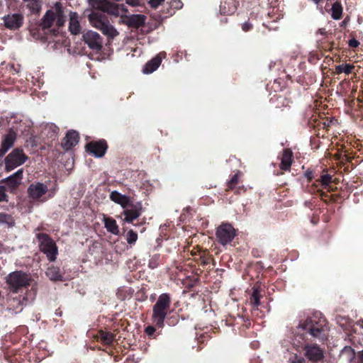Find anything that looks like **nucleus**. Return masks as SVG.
<instances>
[{
  "label": "nucleus",
  "instance_id": "obj_31",
  "mask_svg": "<svg viewBox=\"0 0 363 363\" xmlns=\"http://www.w3.org/2000/svg\"><path fill=\"white\" fill-rule=\"evenodd\" d=\"M332 18L335 20H339L342 17V8L340 4L335 2L332 6Z\"/></svg>",
  "mask_w": 363,
  "mask_h": 363
},
{
  "label": "nucleus",
  "instance_id": "obj_7",
  "mask_svg": "<svg viewBox=\"0 0 363 363\" xmlns=\"http://www.w3.org/2000/svg\"><path fill=\"white\" fill-rule=\"evenodd\" d=\"M235 236V228L229 223H223L216 231V237L222 245L230 243Z\"/></svg>",
  "mask_w": 363,
  "mask_h": 363
},
{
  "label": "nucleus",
  "instance_id": "obj_48",
  "mask_svg": "<svg viewBox=\"0 0 363 363\" xmlns=\"http://www.w3.org/2000/svg\"><path fill=\"white\" fill-rule=\"evenodd\" d=\"M318 33H320V35H323L325 34L326 31H325V29L320 28V29L318 30Z\"/></svg>",
  "mask_w": 363,
  "mask_h": 363
},
{
  "label": "nucleus",
  "instance_id": "obj_3",
  "mask_svg": "<svg viewBox=\"0 0 363 363\" xmlns=\"http://www.w3.org/2000/svg\"><path fill=\"white\" fill-rule=\"evenodd\" d=\"M32 279L30 276L22 271H15L6 277V283L9 288L15 293L18 290L30 285Z\"/></svg>",
  "mask_w": 363,
  "mask_h": 363
},
{
  "label": "nucleus",
  "instance_id": "obj_41",
  "mask_svg": "<svg viewBox=\"0 0 363 363\" xmlns=\"http://www.w3.org/2000/svg\"><path fill=\"white\" fill-rule=\"evenodd\" d=\"M164 0H150L149 4L152 8H157L160 5H161Z\"/></svg>",
  "mask_w": 363,
  "mask_h": 363
},
{
  "label": "nucleus",
  "instance_id": "obj_4",
  "mask_svg": "<svg viewBox=\"0 0 363 363\" xmlns=\"http://www.w3.org/2000/svg\"><path fill=\"white\" fill-rule=\"evenodd\" d=\"M93 6L115 17L120 16L121 19L127 13L128 9L123 4H118L109 1H103L101 0H89Z\"/></svg>",
  "mask_w": 363,
  "mask_h": 363
},
{
  "label": "nucleus",
  "instance_id": "obj_24",
  "mask_svg": "<svg viewBox=\"0 0 363 363\" xmlns=\"http://www.w3.org/2000/svg\"><path fill=\"white\" fill-rule=\"evenodd\" d=\"M103 221L108 232L116 235L119 234L118 226L113 218L104 216Z\"/></svg>",
  "mask_w": 363,
  "mask_h": 363
},
{
  "label": "nucleus",
  "instance_id": "obj_45",
  "mask_svg": "<svg viewBox=\"0 0 363 363\" xmlns=\"http://www.w3.org/2000/svg\"><path fill=\"white\" fill-rule=\"evenodd\" d=\"M155 329L153 326H147L146 328H145V333L148 335H153V333H155Z\"/></svg>",
  "mask_w": 363,
  "mask_h": 363
},
{
  "label": "nucleus",
  "instance_id": "obj_51",
  "mask_svg": "<svg viewBox=\"0 0 363 363\" xmlns=\"http://www.w3.org/2000/svg\"><path fill=\"white\" fill-rule=\"evenodd\" d=\"M315 4H318L322 0H313Z\"/></svg>",
  "mask_w": 363,
  "mask_h": 363
},
{
  "label": "nucleus",
  "instance_id": "obj_28",
  "mask_svg": "<svg viewBox=\"0 0 363 363\" xmlns=\"http://www.w3.org/2000/svg\"><path fill=\"white\" fill-rule=\"evenodd\" d=\"M101 31L103 33L104 35L112 39L119 34L118 30L115 28V27L110 23L109 21Z\"/></svg>",
  "mask_w": 363,
  "mask_h": 363
},
{
  "label": "nucleus",
  "instance_id": "obj_11",
  "mask_svg": "<svg viewBox=\"0 0 363 363\" xmlns=\"http://www.w3.org/2000/svg\"><path fill=\"white\" fill-rule=\"evenodd\" d=\"M316 323L311 318L307 319L304 323H301L299 327L308 331L313 337L323 339L325 337L324 330L315 325Z\"/></svg>",
  "mask_w": 363,
  "mask_h": 363
},
{
  "label": "nucleus",
  "instance_id": "obj_20",
  "mask_svg": "<svg viewBox=\"0 0 363 363\" xmlns=\"http://www.w3.org/2000/svg\"><path fill=\"white\" fill-rule=\"evenodd\" d=\"M69 30L73 35H78L81 32L79 16L77 12L69 13Z\"/></svg>",
  "mask_w": 363,
  "mask_h": 363
},
{
  "label": "nucleus",
  "instance_id": "obj_49",
  "mask_svg": "<svg viewBox=\"0 0 363 363\" xmlns=\"http://www.w3.org/2000/svg\"><path fill=\"white\" fill-rule=\"evenodd\" d=\"M359 363H363V351L359 354Z\"/></svg>",
  "mask_w": 363,
  "mask_h": 363
},
{
  "label": "nucleus",
  "instance_id": "obj_38",
  "mask_svg": "<svg viewBox=\"0 0 363 363\" xmlns=\"http://www.w3.org/2000/svg\"><path fill=\"white\" fill-rule=\"evenodd\" d=\"M11 218L10 216L0 213V223H11Z\"/></svg>",
  "mask_w": 363,
  "mask_h": 363
},
{
  "label": "nucleus",
  "instance_id": "obj_25",
  "mask_svg": "<svg viewBox=\"0 0 363 363\" xmlns=\"http://www.w3.org/2000/svg\"><path fill=\"white\" fill-rule=\"evenodd\" d=\"M46 276L51 281H62V275L60 273V269L56 267H48L46 272Z\"/></svg>",
  "mask_w": 363,
  "mask_h": 363
},
{
  "label": "nucleus",
  "instance_id": "obj_43",
  "mask_svg": "<svg viewBox=\"0 0 363 363\" xmlns=\"http://www.w3.org/2000/svg\"><path fill=\"white\" fill-rule=\"evenodd\" d=\"M348 45L351 48H357L359 46V43L354 38L350 39L348 42Z\"/></svg>",
  "mask_w": 363,
  "mask_h": 363
},
{
  "label": "nucleus",
  "instance_id": "obj_33",
  "mask_svg": "<svg viewBox=\"0 0 363 363\" xmlns=\"http://www.w3.org/2000/svg\"><path fill=\"white\" fill-rule=\"evenodd\" d=\"M9 306V310L15 311L16 313L22 311L21 301L20 298H15L10 300Z\"/></svg>",
  "mask_w": 363,
  "mask_h": 363
},
{
  "label": "nucleus",
  "instance_id": "obj_27",
  "mask_svg": "<svg viewBox=\"0 0 363 363\" xmlns=\"http://www.w3.org/2000/svg\"><path fill=\"white\" fill-rule=\"evenodd\" d=\"M235 6L232 1H225L221 3L220 6V12L225 15H230L234 13Z\"/></svg>",
  "mask_w": 363,
  "mask_h": 363
},
{
  "label": "nucleus",
  "instance_id": "obj_37",
  "mask_svg": "<svg viewBox=\"0 0 363 363\" xmlns=\"http://www.w3.org/2000/svg\"><path fill=\"white\" fill-rule=\"evenodd\" d=\"M239 178V173L234 174L230 181L228 182V187L233 189L234 186L238 183Z\"/></svg>",
  "mask_w": 363,
  "mask_h": 363
},
{
  "label": "nucleus",
  "instance_id": "obj_29",
  "mask_svg": "<svg viewBox=\"0 0 363 363\" xmlns=\"http://www.w3.org/2000/svg\"><path fill=\"white\" fill-rule=\"evenodd\" d=\"M99 337L101 341L106 345L111 344L114 340V335L113 333L103 330L99 332Z\"/></svg>",
  "mask_w": 363,
  "mask_h": 363
},
{
  "label": "nucleus",
  "instance_id": "obj_40",
  "mask_svg": "<svg viewBox=\"0 0 363 363\" xmlns=\"http://www.w3.org/2000/svg\"><path fill=\"white\" fill-rule=\"evenodd\" d=\"M27 143L28 145H30L32 147H35V146L38 145L39 141H38V139L37 138V137L32 136L30 138L29 140H27Z\"/></svg>",
  "mask_w": 363,
  "mask_h": 363
},
{
  "label": "nucleus",
  "instance_id": "obj_14",
  "mask_svg": "<svg viewBox=\"0 0 363 363\" xmlns=\"http://www.w3.org/2000/svg\"><path fill=\"white\" fill-rule=\"evenodd\" d=\"M48 190V186L43 183L37 182L31 184L28 188V193L29 196L37 200L44 196Z\"/></svg>",
  "mask_w": 363,
  "mask_h": 363
},
{
  "label": "nucleus",
  "instance_id": "obj_26",
  "mask_svg": "<svg viewBox=\"0 0 363 363\" xmlns=\"http://www.w3.org/2000/svg\"><path fill=\"white\" fill-rule=\"evenodd\" d=\"M262 296L260 294V291L258 287L254 286L252 289V293L250 297V304L252 306L254 309H257L258 306L260 305V298Z\"/></svg>",
  "mask_w": 363,
  "mask_h": 363
},
{
  "label": "nucleus",
  "instance_id": "obj_19",
  "mask_svg": "<svg viewBox=\"0 0 363 363\" xmlns=\"http://www.w3.org/2000/svg\"><path fill=\"white\" fill-rule=\"evenodd\" d=\"M110 199L114 203L120 205L123 208L128 207L131 201L128 196L121 194L117 191H113L110 194Z\"/></svg>",
  "mask_w": 363,
  "mask_h": 363
},
{
  "label": "nucleus",
  "instance_id": "obj_6",
  "mask_svg": "<svg viewBox=\"0 0 363 363\" xmlns=\"http://www.w3.org/2000/svg\"><path fill=\"white\" fill-rule=\"evenodd\" d=\"M28 157L21 148L13 150L5 158V168L7 171H11L23 164Z\"/></svg>",
  "mask_w": 363,
  "mask_h": 363
},
{
  "label": "nucleus",
  "instance_id": "obj_30",
  "mask_svg": "<svg viewBox=\"0 0 363 363\" xmlns=\"http://www.w3.org/2000/svg\"><path fill=\"white\" fill-rule=\"evenodd\" d=\"M341 357L348 362H352L355 356L354 350L351 347H345L341 352Z\"/></svg>",
  "mask_w": 363,
  "mask_h": 363
},
{
  "label": "nucleus",
  "instance_id": "obj_32",
  "mask_svg": "<svg viewBox=\"0 0 363 363\" xmlns=\"http://www.w3.org/2000/svg\"><path fill=\"white\" fill-rule=\"evenodd\" d=\"M57 127L54 124H47L45 125L42 133L45 135H50V138H55L57 133Z\"/></svg>",
  "mask_w": 363,
  "mask_h": 363
},
{
  "label": "nucleus",
  "instance_id": "obj_44",
  "mask_svg": "<svg viewBox=\"0 0 363 363\" xmlns=\"http://www.w3.org/2000/svg\"><path fill=\"white\" fill-rule=\"evenodd\" d=\"M291 363H305V359L303 357L296 355L294 359H291Z\"/></svg>",
  "mask_w": 363,
  "mask_h": 363
},
{
  "label": "nucleus",
  "instance_id": "obj_50",
  "mask_svg": "<svg viewBox=\"0 0 363 363\" xmlns=\"http://www.w3.org/2000/svg\"><path fill=\"white\" fill-rule=\"evenodd\" d=\"M181 4H182L181 1H179L178 4L176 6L178 7V8H181L182 7Z\"/></svg>",
  "mask_w": 363,
  "mask_h": 363
},
{
  "label": "nucleus",
  "instance_id": "obj_22",
  "mask_svg": "<svg viewBox=\"0 0 363 363\" xmlns=\"http://www.w3.org/2000/svg\"><path fill=\"white\" fill-rule=\"evenodd\" d=\"M293 152L289 149H285L281 160V169L283 170H289L292 163Z\"/></svg>",
  "mask_w": 363,
  "mask_h": 363
},
{
  "label": "nucleus",
  "instance_id": "obj_2",
  "mask_svg": "<svg viewBox=\"0 0 363 363\" xmlns=\"http://www.w3.org/2000/svg\"><path fill=\"white\" fill-rule=\"evenodd\" d=\"M170 297L167 294H162L157 300L152 308V321L158 328H163L164 321L170 307Z\"/></svg>",
  "mask_w": 363,
  "mask_h": 363
},
{
  "label": "nucleus",
  "instance_id": "obj_17",
  "mask_svg": "<svg viewBox=\"0 0 363 363\" xmlns=\"http://www.w3.org/2000/svg\"><path fill=\"white\" fill-rule=\"evenodd\" d=\"M306 356L313 362H318L323 359V350L315 345H306L304 347Z\"/></svg>",
  "mask_w": 363,
  "mask_h": 363
},
{
  "label": "nucleus",
  "instance_id": "obj_15",
  "mask_svg": "<svg viewBox=\"0 0 363 363\" xmlns=\"http://www.w3.org/2000/svg\"><path fill=\"white\" fill-rule=\"evenodd\" d=\"M88 18L91 25L100 30L104 28L108 21L106 16L99 12H92L89 15Z\"/></svg>",
  "mask_w": 363,
  "mask_h": 363
},
{
  "label": "nucleus",
  "instance_id": "obj_34",
  "mask_svg": "<svg viewBox=\"0 0 363 363\" xmlns=\"http://www.w3.org/2000/svg\"><path fill=\"white\" fill-rule=\"evenodd\" d=\"M354 66L349 64H342L336 67V70L338 73H345L347 74L352 72L354 69Z\"/></svg>",
  "mask_w": 363,
  "mask_h": 363
},
{
  "label": "nucleus",
  "instance_id": "obj_46",
  "mask_svg": "<svg viewBox=\"0 0 363 363\" xmlns=\"http://www.w3.org/2000/svg\"><path fill=\"white\" fill-rule=\"evenodd\" d=\"M251 27H252V25H251L250 23H248V22H245V23H244L242 24V30H243L244 31H247V30H249L251 28Z\"/></svg>",
  "mask_w": 363,
  "mask_h": 363
},
{
  "label": "nucleus",
  "instance_id": "obj_1",
  "mask_svg": "<svg viewBox=\"0 0 363 363\" xmlns=\"http://www.w3.org/2000/svg\"><path fill=\"white\" fill-rule=\"evenodd\" d=\"M65 22L64 10L61 3L57 2L54 7L46 11L41 21V27L43 30L50 28L53 26L57 28L62 27Z\"/></svg>",
  "mask_w": 363,
  "mask_h": 363
},
{
  "label": "nucleus",
  "instance_id": "obj_13",
  "mask_svg": "<svg viewBox=\"0 0 363 363\" xmlns=\"http://www.w3.org/2000/svg\"><path fill=\"white\" fill-rule=\"evenodd\" d=\"M146 16L141 14H133L127 16L126 13L121 23L127 25L128 27L139 28L145 23Z\"/></svg>",
  "mask_w": 363,
  "mask_h": 363
},
{
  "label": "nucleus",
  "instance_id": "obj_9",
  "mask_svg": "<svg viewBox=\"0 0 363 363\" xmlns=\"http://www.w3.org/2000/svg\"><path fill=\"white\" fill-rule=\"evenodd\" d=\"M141 202L133 203L130 202V205L126 208H123V215L124 216L123 221L125 223H133L142 213Z\"/></svg>",
  "mask_w": 363,
  "mask_h": 363
},
{
  "label": "nucleus",
  "instance_id": "obj_36",
  "mask_svg": "<svg viewBox=\"0 0 363 363\" xmlns=\"http://www.w3.org/2000/svg\"><path fill=\"white\" fill-rule=\"evenodd\" d=\"M332 181V177L330 174H324L321 176L320 182L324 186H328Z\"/></svg>",
  "mask_w": 363,
  "mask_h": 363
},
{
  "label": "nucleus",
  "instance_id": "obj_12",
  "mask_svg": "<svg viewBox=\"0 0 363 363\" xmlns=\"http://www.w3.org/2000/svg\"><path fill=\"white\" fill-rule=\"evenodd\" d=\"M16 136V133L13 130H10L3 136L0 147V158L3 157L9 150L13 146Z\"/></svg>",
  "mask_w": 363,
  "mask_h": 363
},
{
  "label": "nucleus",
  "instance_id": "obj_16",
  "mask_svg": "<svg viewBox=\"0 0 363 363\" xmlns=\"http://www.w3.org/2000/svg\"><path fill=\"white\" fill-rule=\"evenodd\" d=\"M86 150L96 157H101L106 152V144L104 141L93 142L86 145Z\"/></svg>",
  "mask_w": 363,
  "mask_h": 363
},
{
  "label": "nucleus",
  "instance_id": "obj_35",
  "mask_svg": "<svg viewBox=\"0 0 363 363\" xmlns=\"http://www.w3.org/2000/svg\"><path fill=\"white\" fill-rule=\"evenodd\" d=\"M138 240V234L134 232L133 230H130L128 231L126 234V241L127 242L132 245H134Z\"/></svg>",
  "mask_w": 363,
  "mask_h": 363
},
{
  "label": "nucleus",
  "instance_id": "obj_23",
  "mask_svg": "<svg viewBox=\"0 0 363 363\" xmlns=\"http://www.w3.org/2000/svg\"><path fill=\"white\" fill-rule=\"evenodd\" d=\"M23 178V169H20L14 174L10 175L7 178L5 179L6 182L11 187L14 188L16 187L18 184H21Z\"/></svg>",
  "mask_w": 363,
  "mask_h": 363
},
{
  "label": "nucleus",
  "instance_id": "obj_39",
  "mask_svg": "<svg viewBox=\"0 0 363 363\" xmlns=\"http://www.w3.org/2000/svg\"><path fill=\"white\" fill-rule=\"evenodd\" d=\"M7 201V195L6 194L5 187L0 186V202Z\"/></svg>",
  "mask_w": 363,
  "mask_h": 363
},
{
  "label": "nucleus",
  "instance_id": "obj_42",
  "mask_svg": "<svg viewBox=\"0 0 363 363\" xmlns=\"http://www.w3.org/2000/svg\"><path fill=\"white\" fill-rule=\"evenodd\" d=\"M126 4L131 6H138L141 5L140 0H125Z\"/></svg>",
  "mask_w": 363,
  "mask_h": 363
},
{
  "label": "nucleus",
  "instance_id": "obj_18",
  "mask_svg": "<svg viewBox=\"0 0 363 363\" xmlns=\"http://www.w3.org/2000/svg\"><path fill=\"white\" fill-rule=\"evenodd\" d=\"M79 139V137L77 132L74 130H69L64 138L62 146L65 150H69L78 143Z\"/></svg>",
  "mask_w": 363,
  "mask_h": 363
},
{
  "label": "nucleus",
  "instance_id": "obj_21",
  "mask_svg": "<svg viewBox=\"0 0 363 363\" xmlns=\"http://www.w3.org/2000/svg\"><path fill=\"white\" fill-rule=\"evenodd\" d=\"M162 54L160 53L155 57L147 62L143 67V72L147 74H151L155 71L161 64L162 58Z\"/></svg>",
  "mask_w": 363,
  "mask_h": 363
},
{
  "label": "nucleus",
  "instance_id": "obj_47",
  "mask_svg": "<svg viewBox=\"0 0 363 363\" xmlns=\"http://www.w3.org/2000/svg\"><path fill=\"white\" fill-rule=\"evenodd\" d=\"M30 4L32 5V7H33V9H38L39 5H38V4L36 1L31 2Z\"/></svg>",
  "mask_w": 363,
  "mask_h": 363
},
{
  "label": "nucleus",
  "instance_id": "obj_10",
  "mask_svg": "<svg viewBox=\"0 0 363 363\" xmlns=\"http://www.w3.org/2000/svg\"><path fill=\"white\" fill-rule=\"evenodd\" d=\"M3 20L5 27L13 30L20 28L23 23V16L19 13L4 16Z\"/></svg>",
  "mask_w": 363,
  "mask_h": 363
},
{
  "label": "nucleus",
  "instance_id": "obj_5",
  "mask_svg": "<svg viewBox=\"0 0 363 363\" xmlns=\"http://www.w3.org/2000/svg\"><path fill=\"white\" fill-rule=\"evenodd\" d=\"M39 242V247L50 262H54L58 255V249L55 242L46 234L39 233L37 235Z\"/></svg>",
  "mask_w": 363,
  "mask_h": 363
},
{
  "label": "nucleus",
  "instance_id": "obj_8",
  "mask_svg": "<svg viewBox=\"0 0 363 363\" xmlns=\"http://www.w3.org/2000/svg\"><path fill=\"white\" fill-rule=\"evenodd\" d=\"M82 40L92 50L99 52L103 48V38L96 32L91 30H87L82 35Z\"/></svg>",
  "mask_w": 363,
  "mask_h": 363
}]
</instances>
